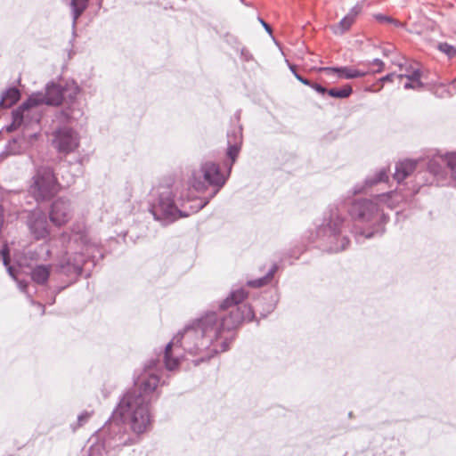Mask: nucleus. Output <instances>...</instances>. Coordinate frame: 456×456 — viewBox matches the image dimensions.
<instances>
[{
    "mask_svg": "<svg viewBox=\"0 0 456 456\" xmlns=\"http://www.w3.org/2000/svg\"><path fill=\"white\" fill-rule=\"evenodd\" d=\"M28 149V144L24 143L21 135L10 140L5 147L6 154H20Z\"/></svg>",
    "mask_w": 456,
    "mask_h": 456,
    "instance_id": "nucleus-27",
    "label": "nucleus"
},
{
    "mask_svg": "<svg viewBox=\"0 0 456 456\" xmlns=\"http://www.w3.org/2000/svg\"><path fill=\"white\" fill-rule=\"evenodd\" d=\"M159 361L151 359L138 370L134 387L128 389L119 399L111 416L99 430L104 436V443L110 448H121L134 443L126 425L137 434H142L151 426V403L159 384Z\"/></svg>",
    "mask_w": 456,
    "mask_h": 456,
    "instance_id": "nucleus-1",
    "label": "nucleus"
},
{
    "mask_svg": "<svg viewBox=\"0 0 456 456\" xmlns=\"http://www.w3.org/2000/svg\"><path fill=\"white\" fill-rule=\"evenodd\" d=\"M72 215L73 208L69 199L60 197L52 203L49 218L55 226H61L67 224L71 219Z\"/></svg>",
    "mask_w": 456,
    "mask_h": 456,
    "instance_id": "nucleus-12",
    "label": "nucleus"
},
{
    "mask_svg": "<svg viewBox=\"0 0 456 456\" xmlns=\"http://www.w3.org/2000/svg\"><path fill=\"white\" fill-rule=\"evenodd\" d=\"M277 269H278L277 265H273L265 276H264L260 279L248 281V285L252 288H261L263 286L269 284L272 281L273 275L276 273Z\"/></svg>",
    "mask_w": 456,
    "mask_h": 456,
    "instance_id": "nucleus-28",
    "label": "nucleus"
},
{
    "mask_svg": "<svg viewBox=\"0 0 456 456\" xmlns=\"http://www.w3.org/2000/svg\"><path fill=\"white\" fill-rule=\"evenodd\" d=\"M33 94L42 96V103L44 105L57 106L61 104L63 100L62 88L53 82H50L46 85L45 92H37Z\"/></svg>",
    "mask_w": 456,
    "mask_h": 456,
    "instance_id": "nucleus-16",
    "label": "nucleus"
},
{
    "mask_svg": "<svg viewBox=\"0 0 456 456\" xmlns=\"http://www.w3.org/2000/svg\"><path fill=\"white\" fill-rule=\"evenodd\" d=\"M25 130L22 133V140L25 144H28V148L37 139L40 132V125L38 126H28L24 127Z\"/></svg>",
    "mask_w": 456,
    "mask_h": 456,
    "instance_id": "nucleus-29",
    "label": "nucleus"
},
{
    "mask_svg": "<svg viewBox=\"0 0 456 456\" xmlns=\"http://www.w3.org/2000/svg\"><path fill=\"white\" fill-rule=\"evenodd\" d=\"M81 88L74 81H67L64 87L62 88V95L65 102H79L77 95L80 94Z\"/></svg>",
    "mask_w": 456,
    "mask_h": 456,
    "instance_id": "nucleus-25",
    "label": "nucleus"
},
{
    "mask_svg": "<svg viewBox=\"0 0 456 456\" xmlns=\"http://www.w3.org/2000/svg\"><path fill=\"white\" fill-rule=\"evenodd\" d=\"M189 177L187 180V193L184 195L189 201L197 200L200 193V181L198 170L196 168L190 169ZM183 198V195L182 196Z\"/></svg>",
    "mask_w": 456,
    "mask_h": 456,
    "instance_id": "nucleus-19",
    "label": "nucleus"
},
{
    "mask_svg": "<svg viewBox=\"0 0 456 456\" xmlns=\"http://www.w3.org/2000/svg\"><path fill=\"white\" fill-rule=\"evenodd\" d=\"M362 8L359 5L353 7L348 13L332 29L335 34L342 35L350 29L355 22L358 15L361 13Z\"/></svg>",
    "mask_w": 456,
    "mask_h": 456,
    "instance_id": "nucleus-18",
    "label": "nucleus"
},
{
    "mask_svg": "<svg viewBox=\"0 0 456 456\" xmlns=\"http://www.w3.org/2000/svg\"><path fill=\"white\" fill-rule=\"evenodd\" d=\"M200 209V204L196 203L193 207H191V212L197 213Z\"/></svg>",
    "mask_w": 456,
    "mask_h": 456,
    "instance_id": "nucleus-42",
    "label": "nucleus"
},
{
    "mask_svg": "<svg viewBox=\"0 0 456 456\" xmlns=\"http://www.w3.org/2000/svg\"><path fill=\"white\" fill-rule=\"evenodd\" d=\"M19 288L21 291H25L26 288H27V284L22 282V281H20L19 282Z\"/></svg>",
    "mask_w": 456,
    "mask_h": 456,
    "instance_id": "nucleus-41",
    "label": "nucleus"
},
{
    "mask_svg": "<svg viewBox=\"0 0 456 456\" xmlns=\"http://www.w3.org/2000/svg\"><path fill=\"white\" fill-rule=\"evenodd\" d=\"M92 413L84 411L77 416V427L83 426L91 417Z\"/></svg>",
    "mask_w": 456,
    "mask_h": 456,
    "instance_id": "nucleus-34",
    "label": "nucleus"
},
{
    "mask_svg": "<svg viewBox=\"0 0 456 456\" xmlns=\"http://www.w3.org/2000/svg\"><path fill=\"white\" fill-rule=\"evenodd\" d=\"M91 247H92V246H90V245H85V248H85V250H86V252L87 254H89V253H90V248H91Z\"/></svg>",
    "mask_w": 456,
    "mask_h": 456,
    "instance_id": "nucleus-44",
    "label": "nucleus"
},
{
    "mask_svg": "<svg viewBox=\"0 0 456 456\" xmlns=\"http://www.w3.org/2000/svg\"><path fill=\"white\" fill-rule=\"evenodd\" d=\"M37 305L38 306V308H40L42 310V314L44 313V305H41L40 303H37Z\"/></svg>",
    "mask_w": 456,
    "mask_h": 456,
    "instance_id": "nucleus-46",
    "label": "nucleus"
},
{
    "mask_svg": "<svg viewBox=\"0 0 456 456\" xmlns=\"http://www.w3.org/2000/svg\"><path fill=\"white\" fill-rule=\"evenodd\" d=\"M6 250H7L6 248H4V249L1 250L0 253H1L2 256H3L4 265L5 266H8V256H7Z\"/></svg>",
    "mask_w": 456,
    "mask_h": 456,
    "instance_id": "nucleus-39",
    "label": "nucleus"
},
{
    "mask_svg": "<svg viewBox=\"0 0 456 456\" xmlns=\"http://www.w3.org/2000/svg\"><path fill=\"white\" fill-rule=\"evenodd\" d=\"M437 49L447 55L449 58H453L456 56V48L448 43H439L437 45Z\"/></svg>",
    "mask_w": 456,
    "mask_h": 456,
    "instance_id": "nucleus-32",
    "label": "nucleus"
},
{
    "mask_svg": "<svg viewBox=\"0 0 456 456\" xmlns=\"http://www.w3.org/2000/svg\"><path fill=\"white\" fill-rule=\"evenodd\" d=\"M61 189V183L53 169L48 166H40L31 178L28 192L39 203L50 200Z\"/></svg>",
    "mask_w": 456,
    "mask_h": 456,
    "instance_id": "nucleus-4",
    "label": "nucleus"
},
{
    "mask_svg": "<svg viewBox=\"0 0 456 456\" xmlns=\"http://www.w3.org/2000/svg\"><path fill=\"white\" fill-rule=\"evenodd\" d=\"M262 24L264 25V27L265 28V29H266L269 33H271V32H272L271 27H270L267 23H265V21H263V20H262Z\"/></svg>",
    "mask_w": 456,
    "mask_h": 456,
    "instance_id": "nucleus-43",
    "label": "nucleus"
},
{
    "mask_svg": "<svg viewBox=\"0 0 456 456\" xmlns=\"http://www.w3.org/2000/svg\"><path fill=\"white\" fill-rule=\"evenodd\" d=\"M416 169V162L412 160H403L399 162L395 167L394 177L396 181L402 182L407 176L411 175Z\"/></svg>",
    "mask_w": 456,
    "mask_h": 456,
    "instance_id": "nucleus-22",
    "label": "nucleus"
},
{
    "mask_svg": "<svg viewBox=\"0 0 456 456\" xmlns=\"http://www.w3.org/2000/svg\"><path fill=\"white\" fill-rule=\"evenodd\" d=\"M370 65L372 67V71L373 72H380V71H382L383 69H384V66H385L384 62L381 60H379V59L373 60L370 63Z\"/></svg>",
    "mask_w": 456,
    "mask_h": 456,
    "instance_id": "nucleus-33",
    "label": "nucleus"
},
{
    "mask_svg": "<svg viewBox=\"0 0 456 456\" xmlns=\"http://www.w3.org/2000/svg\"><path fill=\"white\" fill-rule=\"evenodd\" d=\"M420 69L417 62L405 61L399 65L398 73H391L381 78V81L394 82L398 80L405 89H419L422 87L420 81Z\"/></svg>",
    "mask_w": 456,
    "mask_h": 456,
    "instance_id": "nucleus-8",
    "label": "nucleus"
},
{
    "mask_svg": "<svg viewBox=\"0 0 456 456\" xmlns=\"http://www.w3.org/2000/svg\"><path fill=\"white\" fill-rule=\"evenodd\" d=\"M200 329V319H194L185 325L182 331H179L173 339L166 346L164 352V363L168 370H175L180 364L179 356L173 354V348L183 346V350L191 354H197L199 352L198 331Z\"/></svg>",
    "mask_w": 456,
    "mask_h": 456,
    "instance_id": "nucleus-3",
    "label": "nucleus"
},
{
    "mask_svg": "<svg viewBox=\"0 0 456 456\" xmlns=\"http://www.w3.org/2000/svg\"><path fill=\"white\" fill-rule=\"evenodd\" d=\"M375 200L378 202V206L383 204L392 209L396 208L400 202L403 201L404 197L397 191H391L388 193L378 195L375 197Z\"/></svg>",
    "mask_w": 456,
    "mask_h": 456,
    "instance_id": "nucleus-21",
    "label": "nucleus"
},
{
    "mask_svg": "<svg viewBox=\"0 0 456 456\" xmlns=\"http://www.w3.org/2000/svg\"><path fill=\"white\" fill-rule=\"evenodd\" d=\"M150 211L155 220L160 221L163 224L174 222L179 216H183L174 200V194L169 187H159L158 197L151 204ZM188 214H184V216Z\"/></svg>",
    "mask_w": 456,
    "mask_h": 456,
    "instance_id": "nucleus-6",
    "label": "nucleus"
},
{
    "mask_svg": "<svg viewBox=\"0 0 456 456\" xmlns=\"http://www.w3.org/2000/svg\"><path fill=\"white\" fill-rule=\"evenodd\" d=\"M311 87L322 94H326V93L328 94V89H326L324 86H322L317 83H313L311 85Z\"/></svg>",
    "mask_w": 456,
    "mask_h": 456,
    "instance_id": "nucleus-38",
    "label": "nucleus"
},
{
    "mask_svg": "<svg viewBox=\"0 0 456 456\" xmlns=\"http://www.w3.org/2000/svg\"><path fill=\"white\" fill-rule=\"evenodd\" d=\"M238 152H239V148L237 146L232 145L229 147L227 154L232 159V163L235 161Z\"/></svg>",
    "mask_w": 456,
    "mask_h": 456,
    "instance_id": "nucleus-37",
    "label": "nucleus"
},
{
    "mask_svg": "<svg viewBox=\"0 0 456 456\" xmlns=\"http://www.w3.org/2000/svg\"><path fill=\"white\" fill-rule=\"evenodd\" d=\"M7 270L11 276L14 277L12 267H7Z\"/></svg>",
    "mask_w": 456,
    "mask_h": 456,
    "instance_id": "nucleus-45",
    "label": "nucleus"
},
{
    "mask_svg": "<svg viewBox=\"0 0 456 456\" xmlns=\"http://www.w3.org/2000/svg\"><path fill=\"white\" fill-rule=\"evenodd\" d=\"M248 291L244 289H235L224 300L221 307L225 309L233 305H238L243 302L248 297Z\"/></svg>",
    "mask_w": 456,
    "mask_h": 456,
    "instance_id": "nucleus-24",
    "label": "nucleus"
},
{
    "mask_svg": "<svg viewBox=\"0 0 456 456\" xmlns=\"http://www.w3.org/2000/svg\"><path fill=\"white\" fill-rule=\"evenodd\" d=\"M43 98L40 94H32L16 110L12 111V123L9 130L24 127L38 126L44 113Z\"/></svg>",
    "mask_w": 456,
    "mask_h": 456,
    "instance_id": "nucleus-5",
    "label": "nucleus"
},
{
    "mask_svg": "<svg viewBox=\"0 0 456 456\" xmlns=\"http://www.w3.org/2000/svg\"><path fill=\"white\" fill-rule=\"evenodd\" d=\"M91 442L87 456H102L103 452L107 456H115L116 451L120 449L107 446L104 443V436H101L100 431L97 432L94 438L91 439Z\"/></svg>",
    "mask_w": 456,
    "mask_h": 456,
    "instance_id": "nucleus-17",
    "label": "nucleus"
},
{
    "mask_svg": "<svg viewBox=\"0 0 456 456\" xmlns=\"http://www.w3.org/2000/svg\"><path fill=\"white\" fill-rule=\"evenodd\" d=\"M52 270L51 265H37L31 270V279L39 285H45L48 281Z\"/></svg>",
    "mask_w": 456,
    "mask_h": 456,
    "instance_id": "nucleus-20",
    "label": "nucleus"
},
{
    "mask_svg": "<svg viewBox=\"0 0 456 456\" xmlns=\"http://www.w3.org/2000/svg\"><path fill=\"white\" fill-rule=\"evenodd\" d=\"M20 97V93L16 87H10L1 94L0 109H8L16 103Z\"/></svg>",
    "mask_w": 456,
    "mask_h": 456,
    "instance_id": "nucleus-23",
    "label": "nucleus"
},
{
    "mask_svg": "<svg viewBox=\"0 0 456 456\" xmlns=\"http://www.w3.org/2000/svg\"><path fill=\"white\" fill-rule=\"evenodd\" d=\"M388 179V175H387V172L386 169H382L379 172V174L377 175V177L375 178L374 182L371 183H379V182H386L387 181Z\"/></svg>",
    "mask_w": 456,
    "mask_h": 456,
    "instance_id": "nucleus-36",
    "label": "nucleus"
},
{
    "mask_svg": "<svg viewBox=\"0 0 456 456\" xmlns=\"http://www.w3.org/2000/svg\"><path fill=\"white\" fill-rule=\"evenodd\" d=\"M353 93V88L350 85H345L340 88H330L328 90V94L330 97L338 98V99H346L348 98Z\"/></svg>",
    "mask_w": 456,
    "mask_h": 456,
    "instance_id": "nucleus-30",
    "label": "nucleus"
},
{
    "mask_svg": "<svg viewBox=\"0 0 456 456\" xmlns=\"http://www.w3.org/2000/svg\"><path fill=\"white\" fill-rule=\"evenodd\" d=\"M60 170L61 171V182H60L61 187L70 186L75 181L74 175L70 174L68 167H61Z\"/></svg>",
    "mask_w": 456,
    "mask_h": 456,
    "instance_id": "nucleus-31",
    "label": "nucleus"
},
{
    "mask_svg": "<svg viewBox=\"0 0 456 456\" xmlns=\"http://www.w3.org/2000/svg\"><path fill=\"white\" fill-rule=\"evenodd\" d=\"M72 30L75 33L77 21L87 7V0H71Z\"/></svg>",
    "mask_w": 456,
    "mask_h": 456,
    "instance_id": "nucleus-26",
    "label": "nucleus"
},
{
    "mask_svg": "<svg viewBox=\"0 0 456 456\" xmlns=\"http://www.w3.org/2000/svg\"><path fill=\"white\" fill-rule=\"evenodd\" d=\"M26 225L29 234L36 240H47L51 234V225L47 215L39 208L28 212Z\"/></svg>",
    "mask_w": 456,
    "mask_h": 456,
    "instance_id": "nucleus-10",
    "label": "nucleus"
},
{
    "mask_svg": "<svg viewBox=\"0 0 456 456\" xmlns=\"http://www.w3.org/2000/svg\"><path fill=\"white\" fill-rule=\"evenodd\" d=\"M297 79H298L299 81H301L303 84H305V85H306V86H311V85L313 84V83H311L309 80H307V79H305V78H303L302 77H300V76H298V75H297Z\"/></svg>",
    "mask_w": 456,
    "mask_h": 456,
    "instance_id": "nucleus-40",
    "label": "nucleus"
},
{
    "mask_svg": "<svg viewBox=\"0 0 456 456\" xmlns=\"http://www.w3.org/2000/svg\"><path fill=\"white\" fill-rule=\"evenodd\" d=\"M349 213L353 218L366 224H375L383 218L375 198L355 200L352 204Z\"/></svg>",
    "mask_w": 456,
    "mask_h": 456,
    "instance_id": "nucleus-9",
    "label": "nucleus"
},
{
    "mask_svg": "<svg viewBox=\"0 0 456 456\" xmlns=\"http://www.w3.org/2000/svg\"><path fill=\"white\" fill-rule=\"evenodd\" d=\"M321 71L337 79H355L365 77L369 71L361 70L354 66L324 67Z\"/></svg>",
    "mask_w": 456,
    "mask_h": 456,
    "instance_id": "nucleus-14",
    "label": "nucleus"
},
{
    "mask_svg": "<svg viewBox=\"0 0 456 456\" xmlns=\"http://www.w3.org/2000/svg\"><path fill=\"white\" fill-rule=\"evenodd\" d=\"M53 145L59 153L69 154L79 146V135L72 128H59L53 132Z\"/></svg>",
    "mask_w": 456,
    "mask_h": 456,
    "instance_id": "nucleus-11",
    "label": "nucleus"
},
{
    "mask_svg": "<svg viewBox=\"0 0 456 456\" xmlns=\"http://www.w3.org/2000/svg\"><path fill=\"white\" fill-rule=\"evenodd\" d=\"M84 115L80 102H65V106L56 114V118L62 123L77 121Z\"/></svg>",
    "mask_w": 456,
    "mask_h": 456,
    "instance_id": "nucleus-15",
    "label": "nucleus"
},
{
    "mask_svg": "<svg viewBox=\"0 0 456 456\" xmlns=\"http://www.w3.org/2000/svg\"><path fill=\"white\" fill-rule=\"evenodd\" d=\"M201 208L215 197L224 185L228 174L221 171L219 166L213 162L205 163L202 168Z\"/></svg>",
    "mask_w": 456,
    "mask_h": 456,
    "instance_id": "nucleus-7",
    "label": "nucleus"
},
{
    "mask_svg": "<svg viewBox=\"0 0 456 456\" xmlns=\"http://www.w3.org/2000/svg\"><path fill=\"white\" fill-rule=\"evenodd\" d=\"M85 264L84 253H75L60 263L59 270L67 276L77 277L82 273Z\"/></svg>",
    "mask_w": 456,
    "mask_h": 456,
    "instance_id": "nucleus-13",
    "label": "nucleus"
},
{
    "mask_svg": "<svg viewBox=\"0 0 456 456\" xmlns=\"http://www.w3.org/2000/svg\"><path fill=\"white\" fill-rule=\"evenodd\" d=\"M66 237H67V235H66L65 233H63V234L61 235V239H62V240H65V239H66Z\"/></svg>",
    "mask_w": 456,
    "mask_h": 456,
    "instance_id": "nucleus-47",
    "label": "nucleus"
},
{
    "mask_svg": "<svg viewBox=\"0 0 456 456\" xmlns=\"http://www.w3.org/2000/svg\"><path fill=\"white\" fill-rule=\"evenodd\" d=\"M375 18L380 21V22H391V23H394L395 26H399L400 25V22L398 20H395L394 19H392L391 17H388V16H384L382 14H377L375 15Z\"/></svg>",
    "mask_w": 456,
    "mask_h": 456,
    "instance_id": "nucleus-35",
    "label": "nucleus"
},
{
    "mask_svg": "<svg viewBox=\"0 0 456 456\" xmlns=\"http://www.w3.org/2000/svg\"><path fill=\"white\" fill-rule=\"evenodd\" d=\"M247 315H242L239 308L232 310L227 316L218 320L215 314H208L201 319L203 337L215 340L213 350L223 353L229 349L235 338L234 330L244 321H251L254 314L250 307L245 306Z\"/></svg>",
    "mask_w": 456,
    "mask_h": 456,
    "instance_id": "nucleus-2",
    "label": "nucleus"
}]
</instances>
